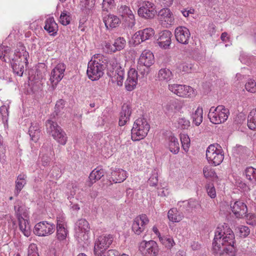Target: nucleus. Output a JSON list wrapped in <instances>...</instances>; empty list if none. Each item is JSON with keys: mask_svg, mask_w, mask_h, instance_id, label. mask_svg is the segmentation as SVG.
Returning a JSON list of instances; mask_svg holds the SVG:
<instances>
[{"mask_svg": "<svg viewBox=\"0 0 256 256\" xmlns=\"http://www.w3.org/2000/svg\"><path fill=\"white\" fill-rule=\"evenodd\" d=\"M70 18L66 12H62L60 17V22L64 26H67L70 22Z\"/></svg>", "mask_w": 256, "mask_h": 256, "instance_id": "obj_57", "label": "nucleus"}, {"mask_svg": "<svg viewBox=\"0 0 256 256\" xmlns=\"http://www.w3.org/2000/svg\"><path fill=\"white\" fill-rule=\"evenodd\" d=\"M52 149V144L50 141H47L44 143L40 151V155H42L41 157L42 164L43 166H48L50 162V158L46 154V152H50Z\"/></svg>", "mask_w": 256, "mask_h": 256, "instance_id": "obj_25", "label": "nucleus"}, {"mask_svg": "<svg viewBox=\"0 0 256 256\" xmlns=\"http://www.w3.org/2000/svg\"><path fill=\"white\" fill-rule=\"evenodd\" d=\"M174 36L178 42L183 44H187L189 42L190 33L187 28L180 26L175 29Z\"/></svg>", "mask_w": 256, "mask_h": 256, "instance_id": "obj_18", "label": "nucleus"}, {"mask_svg": "<svg viewBox=\"0 0 256 256\" xmlns=\"http://www.w3.org/2000/svg\"><path fill=\"white\" fill-rule=\"evenodd\" d=\"M206 158L209 164L214 166L220 164L224 158L221 146L218 144L210 145L206 150Z\"/></svg>", "mask_w": 256, "mask_h": 256, "instance_id": "obj_7", "label": "nucleus"}, {"mask_svg": "<svg viewBox=\"0 0 256 256\" xmlns=\"http://www.w3.org/2000/svg\"><path fill=\"white\" fill-rule=\"evenodd\" d=\"M154 63V56L150 50H144L138 61L136 70L140 74L141 78L146 76L149 73L150 67Z\"/></svg>", "mask_w": 256, "mask_h": 256, "instance_id": "obj_6", "label": "nucleus"}, {"mask_svg": "<svg viewBox=\"0 0 256 256\" xmlns=\"http://www.w3.org/2000/svg\"><path fill=\"white\" fill-rule=\"evenodd\" d=\"M140 250L146 256H156L158 248L156 242L154 240L142 242L140 244Z\"/></svg>", "mask_w": 256, "mask_h": 256, "instance_id": "obj_13", "label": "nucleus"}, {"mask_svg": "<svg viewBox=\"0 0 256 256\" xmlns=\"http://www.w3.org/2000/svg\"><path fill=\"white\" fill-rule=\"evenodd\" d=\"M249 150L246 147L242 146H236L233 149L234 153L240 156L247 154Z\"/></svg>", "mask_w": 256, "mask_h": 256, "instance_id": "obj_51", "label": "nucleus"}, {"mask_svg": "<svg viewBox=\"0 0 256 256\" xmlns=\"http://www.w3.org/2000/svg\"><path fill=\"white\" fill-rule=\"evenodd\" d=\"M65 102V101L63 100H60L56 102L55 106V110L50 115V119H51L52 118H55L56 119V116H58V113L60 112V111L64 108Z\"/></svg>", "mask_w": 256, "mask_h": 256, "instance_id": "obj_46", "label": "nucleus"}, {"mask_svg": "<svg viewBox=\"0 0 256 256\" xmlns=\"http://www.w3.org/2000/svg\"><path fill=\"white\" fill-rule=\"evenodd\" d=\"M47 133L51 136L58 144L64 146L68 140L65 132L59 126L55 118L48 119L46 122Z\"/></svg>", "mask_w": 256, "mask_h": 256, "instance_id": "obj_3", "label": "nucleus"}, {"mask_svg": "<svg viewBox=\"0 0 256 256\" xmlns=\"http://www.w3.org/2000/svg\"><path fill=\"white\" fill-rule=\"evenodd\" d=\"M172 36L171 32L168 30H162L159 33L157 43L160 48H167L171 44Z\"/></svg>", "mask_w": 256, "mask_h": 256, "instance_id": "obj_22", "label": "nucleus"}, {"mask_svg": "<svg viewBox=\"0 0 256 256\" xmlns=\"http://www.w3.org/2000/svg\"><path fill=\"white\" fill-rule=\"evenodd\" d=\"M119 14L123 17L130 16L132 14V12L130 9V8L126 5H121L118 8Z\"/></svg>", "mask_w": 256, "mask_h": 256, "instance_id": "obj_50", "label": "nucleus"}, {"mask_svg": "<svg viewBox=\"0 0 256 256\" xmlns=\"http://www.w3.org/2000/svg\"><path fill=\"white\" fill-rule=\"evenodd\" d=\"M235 236L227 226H218L212 242V253L216 256H235Z\"/></svg>", "mask_w": 256, "mask_h": 256, "instance_id": "obj_1", "label": "nucleus"}, {"mask_svg": "<svg viewBox=\"0 0 256 256\" xmlns=\"http://www.w3.org/2000/svg\"><path fill=\"white\" fill-rule=\"evenodd\" d=\"M150 126L146 119L140 118L136 120L131 130L132 139L138 141L144 138L148 134Z\"/></svg>", "mask_w": 256, "mask_h": 256, "instance_id": "obj_5", "label": "nucleus"}, {"mask_svg": "<svg viewBox=\"0 0 256 256\" xmlns=\"http://www.w3.org/2000/svg\"><path fill=\"white\" fill-rule=\"evenodd\" d=\"M139 6L138 13L140 16L145 19L154 18L156 12L154 3L145 0L142 2Z\"/></svg>", "mask_w": 256, "mask_h": 256, "instance_id": "obj_11", "label": "nucleus"}, {"mask_svg": "<svg viewBox=\"0 0 256 256\" xmlns=\"http://www.w3.org/2000/svg\"><path fill=\"white\" fill-rule=\"evenodd\" d=\"M54 224L43 221L36 224L34 232L38 236H44L52 234L54 231Z\"/></svg>", "mask_w": 256, "mask_h": 256, "instance_id": "obj_12", "label": "nucleus"}, {"mask_svg": "<svg viewBox=\"0 0 256 256\" xmlns=\"http://www.w3.org/2000/svg\"><path fill=\"white\" fill-rule=\"evenodd\" d=\"M230 207L236 218H241L246 216L248 212L247 206L242 201L236 200L234 202H230Z\"/></svg>", "mask_w": 256, "mask_h": 256, "instance_id": "obj_20", "label": "nucleus"}, {"mask_svg": "<svg viewBox=\"0 0 256 256\" xmlns=\"http://www.w3.org/2000/svg\"><path fill=\"white\" fill-rule=\"evenodd\" d=\"M132 114V109L130 104H124L122 108V110L120 114L118 124L120 126H124L129 120L130 117Z\"/></svg>", "mask_w": 256, "mask_h": 256, "instance_id": "obj_23", "label": "nucleus"}, {"mask_svg": "<svg viewBox=\"0 0 256 256\" xmlns=\"http://www.w3.org/2000/svg\"><path fill=\"white\" fill-rule=\"evenodd\" d=\"M89 4L90 0H81L80 2V9L82 11H84L87 12V11L90 9Z\"/></svg>", "mask_w": 256, "mask_h": 256, "instance_id": "obj_62", "label": "nucleus"}, {"mask_svg": "<svg viewBox=\"0 0 256 256\" xmlns=\"http://www.w3.org/2000/svg\"><path fill=\"white\" fill-rule=\"evenodd\" d=\"M126 41L124 38L120 37L116 38L114 43V50L116 52L123 49L126 46Z\"/></svg>", "mask_w": 256, "mask_h": 256, "instance_id": "obj_48", "label": "nucleus"}, {"mask_svg": "<svg viewBox=\"0 0 256 256\" xmlns=\"http://www.w3.org/2000/svg\"><path fill=\"white\" fill-rule=\"evenodd\" d=\"M114 240L112 235L108 234L100 236L94 242V254L95 256H102Z\"/></svg>", "mask_w": 256, "mask_h": 256, "instance_id": "obj_9", "label": "nucleus"}, {"mask_svg": "<svg viewBox=\"0 0 256 256\" xmlns=\"http://www.w3.org/2000/svg\"><path fill=\"white\" fill-rule=\"evenodd\" d=\"M248 126L250 129L256 130V109L252 110L248 114Z\"/></svg>", "mask_w": 256, "mask_h": 256, "instance_id": "obj_39", "label": "nucleus"}, {"mask_svg": "<svg viewBox=\"0 0 256 256\" xmlns=\"http://www.w3.org/2000/svg\"><path fill=\"white\" fill-rule=\"evenodd\" d=\"M202 108L198 106L194 112L192 114V118L193 122L196 126H198L202 122Z\"/></svg>", "mask_w": 256, "mask_h": 256, "instance_id": "obj_40", "label": "nucleus"}, {"mask_svg": "<svg viewBox=\"0 0 256 256\" xmlns=\"http://www.w3.org/2000/svg\"><path fill=\"white\" fill-rule=\"evenodd\" d=\"M149 220L146 214H142L136 216L134 220L132 225L133 232L138 235L140 234L145 229Z\"/></svg>", "mask_w": 256, "mask_h": 256, "instance_id": "obj_15", "label": "nucleus"}, {"mask_svg": "<svg viewBox=\"0 0 256 256\" xmlns=\"http://www.w3.org/2000/svg\"><path fill=\"white\" fill-rule=\"evenodd\" d=\"M168 148L174 154H176L180 150V145L178 140L174 136L168 137Z\"/></svg>", "mask_w": 256, "mask_h": 256, "instance_id": "obj_36", "label": "nucleus"}, {"mask_svg": "<svg viewBox=\"0 0 256 256\" xmlns=\"http://www.w3.org/2000/svg\"><path fill=\"white\" fill-rule=\"evenodd\" d=\"M203 172L204 176L206 178L214 177L216 175L214 170L208 167H204Z\"/></svg>", "mask_w": 256, "mask_h": 256, "instance_id": "obj_61", "label": "nucleus"}, {"mask_svg": "<svg viewBox=\"0 0 256 256\" xmlns=\"http://www.w3.org/2000/svg\"><path fill=\"white\" fill-rule=\"evenodd\" d=\"M104 176V170L98 167L94 169L90 174L89 179L94 184L100 180Z\"/></svg>", "mask_w": 256, "mask_h": 256, "instance_id": "obj_35", "label": "nucleus"}, {"mask_svg": "<svg viewBox=\"0 0 256 256\" xmlns=\"http://www.w3.org/2000/svg\"><path fill=\"white\" fill-rule=\"evenodd\" d=\"M176 126L181 130L188 129L190 126V122L184 118H179L176 122L175 123Z\"/></svg>", "mask_w": 256, "mask_h": 256, "instance_id": "obj_43", "label": "nucleus"}, {"mask_svg": "<svg viewBox=\"0 0 256 256\" xmlns=\"http://www.w3.org/2000/svg\"><path fill=\"white\" fill-rule=\"evenodd\" d=\"M174 75L172 71L166 68H161L158 72V78L159 81L168 82L173 78Z\"/></svg>", "mask_w": 256, "mask_h": 256, "instance_id": "obj_32", "label": "nucleus"}, {"mask_svg": "<svg viewBox=\"0 0 256 256\" xmlns=\"http://www.w3.org/2000/svg\"><path fill=\"white\" fill-rule=\"evenodd\" d=\"M10 51V50L9 47L0 44V58L2 60L6 62V60L5 59V57L8 54Z\"/></svg>", "mask_w": 256, "mask_h": 256, "instance_id": "obj_53", "label": "nucleus"}, {"mask_svg": "<svg viewBox=\"0 0 256 256\" xmlns=\"http://www.w3.org/2000/svg\"><path fill=\"white\" fill-rule=\"evenodd\" d=\"M168 217L172 222H178L182 220L183 215L176 208H172L168 210Z\"/></svg>", "mask_w": 256, "mask_h": 256, "instance_id": "obj_33", "label": "nucleus"}, {"mask_svg": "<svg viewBox=\"0 0 256 256\" xmlns=\"http://www.w3.org/2000/svg\"><path fill=\"white\" fill-rule=\"evenodd\" d=\"M114 6V0H103L102 8L104 11L108 12Z\"/></svg>", "mask_w": 256, "mask_h": 256, "instance_id": "obj_55", "label": "nucleus"}, {"mask_svg": "<svg viewBox=\"0 0 256 256\" xmlns=\"http://www.w3.org/2000/svg\"><path fill=\"white\" fill-rule=\"evenodd\" d=\"M106 29L115 28L118 26L120 22V18L114 14H108L103 19Z\"/></svg>", "mask_w": 256, "mask_h": 256, "instance_id": "obj_28", "label": "nucleus"}, {"mask_svg": "<svg viewBox=\"0 0 256 256\" xmlns=\"http://www.w3.org/2000/svg\"><path fill=\"white\" fill-rule=\"evenodd\" d=\"M90 229L88 222L84 218L78 220L75 224V232L76 236L81 238L88 233Z\"/></svg>", "mask_w": 256, "mask_h": 256, "instance_id": "obj_21", "label": "nucleus"}, {"mask_svg": "<svg viewBox=\"0 0 256 256\" xmlns=\"http://www.w3.org/2000/svg\"><path fill=\"white\" fill-rule=\"evenodd\" d=\"M44 29L50 36H55L58 30V26L54 17H50L45 20Z\"/></svg>", "mask_w": 256, "mask_h": 256, "instance_id": "obj_26", "label": "nucleus"}, {"mask_svg": "<svg viewBox=\"0 0 256 256\" xmlns=\"http://www.w3.org/2000/svg\"><path fill=\"white\" fill-rule=\"evenodd\" d=\"M27 176L26 174H21L18 176L15 182L16 187L14 190V195L18 196L20 192L26 184Z\"/></svg>", "mask_w": 256, "mask_h": 256, "instance_id": "obj_31", "label": "nucleus"}, {"mask_svg": "<svg viewBox=\"0 0 256 256\" xmlns=\"http://www.w3.org/2000/svg\"><path fill=\"white\" fill-rule=\"evenodd\" d=\"M160 242L168 249H171L175 244L173 238L170 236L160 237Z\"/></svg>", "mask_w": 256, "mask_h": 256, "instance_id": "obj_44", "label": "nucleus"}, {"mask_svg": "<svg viewBox=\"0 0 256 256\" xmlns=\"http://www.w3.org/2000/svg\"><path fill=\"white\" fill-rule=\"evenodd\" d=\"M245 88L249 92H256V82L252 80H250L245 84Z\"/></svg>", "mask_w": 256, "mask_h": 256, "instance_id": "obj_52", "label": "nucleus"}, {"mask_svg": "<svg viewBox=\"0 0 256 256\" xmlns=\"http://www.w3.org/2000/svg\"><path fill=\"white\" fill-rule=\"evenodd\" d=\"M66 227V217L63 214H60L56 216V228Z\"/></svg>", "mask_w": 256, "mask_h": 256, "instance_id": "obj_56", "label": "nucleus"}, {"mask_svg": "<svg viewBox=\"0 0 256 256\" xmlns=\"http://www.w3.org/2000/svg\"><path fill=\"white\" fill-rule=\"evenodd\" d=\"M229 114L228 109L221 105L216 108L211 107L208 117L212 123L220 124L224 122L228 119Z\"/></svg>", "mask_w": 256, "mask_h": 256, "instance_id": "obj_8", "label": "nucleus"}, {"mask_svg": "<svg viewBox=\"0 0 256 256\" xmlns=\"http://www.w3.org/2000/svg\"><path fill=\"white\" fill-rule=\"evenodd\" d=\"M28 58L29 54L26 52L25 46L22 44L19 43L12 60H21V61H24L26 64H28Z\"/></svg>", "mask_w": 256, "mask_h": 256, "instance_id": "obj_24", "label": "nucleus"}, {"mask_svg": "<svg viewBox=\"0 0 256 256\" xmlns=\"http://www.w3.org/2000/svg\"><path fill=\"white\" fill-rule=\"evenodd\" d=\"M127 172L122 169L118 168L112 170L110 178L114 183L124 182L127 178Z\"/></svg>", "mask_w": 256, "mask_h": 256, "instance_id": "obj_29", "label": "nucleus"}, {"mask_svg": "<svg viewBox=\"0 0 256 256\" xmlns=\"http://www.w3.org/2000/svg\"><path fill=\"white\" fill-rule=\"evenodd\" d=\"M206 187L208 195L212 198H214L216 196V192L213 184H208Z\"/></svg>", "mask_w": 256, "mask_h": 256, "instance_id": "obj_58", "label": "nucleus"}, {"mask_svg": "<svg viewBox=\"0 0 256 256\" xmlns=\"http://www.w3.org/2000/svg\"><path fill=\"white\" fill-rule=\"evenodd\" d=\"M107 58L101 54H94L88 62L87 74L90 79L96 80L102 77L106 68Z\"/></svg>", "mask_w": 256, "mask_h": 256, "instance_id": "obj_2", "label": "nucleus"}, {"mask_svg": "<svg viewBox=\"0 0 256 256\" xmlns=\"http://www.w3.org/2000/svg\"><path fill=\"white\" fill-rule=\"evenodd\" d=\"M236 230L238 233L239 236L243 238L248 236L250 233V230L246 226H240L237 227Z\"/></svg>", "mask_w": 256, "mask_h": 256, "instance_id": "obj_49", "label": "nucleus"}, {"mask_svg": "<svg viewBox=\"0 0 256 256\" xmlns=\"http://www.w3.org/2000/svg\"><path fill=\"white\" fill-rule=\"evenodd\" d=\"M68 234V230L66 227H59L56 228V236L58 240L63 242L66 240Z\"/></svg>", "mask_w": 256, "mask_h": 256, "instance_id": "obj_42", "label": "nucleus"}, {"mask_svg": "<svg viewBox=\"0 0 256 256\" xmlns=\"http://www.w3.org/2000/svg\"><path fill=\"white\" fill-rule=\"evenodd\" d=\"M192 69V64L186 62L180 63L177 65L176 72L178 73H188Z\"/></svg>", "mask_w": 256, "mask_h": 256, "instance_id": "obj_45", "label": "nucleus"}, {"mask_svg": "<svg viewBox=\"0 0 256 256\" xmlns=\"http://www.w3.org/2000/svg\"><path fill=\"white\" fill-rule=\"evenodd\" d=\"M138 70L130 68L128 73V78L125 82V87L127 90L132 91L136 86L138 83V78H142L140 77Z\"/></svg>", "mask_w": 256, "mask_h": 256, "instance_id": "obj_16", "label": "nucleus"}, {"mask_svg": "<svg viewBox=\"0 0 256 256\" xmlns=\"http://www.w3.org/2000/svg\"><path fill=\"white\" fill-rule=\"evenodd\" d=\"M28 134L30 140L34 142H36L40 136V124L37 122H32L29 128Z\"/></svg>", "mask_w": 256, "mask_h": 256, "instance_id": "obj_30", "label": "nucleus"}, {"mask_svg": "<svg viewBox=\"0 0 256 256\" xmlns=\"http://www.w3.org/2000/svg\"><path fill=\"white\" fill-rule=\"evenodd\" d=\"M246 178L252 184H256V168L252 166L246 168L244 170Z\"/></svg>", "mask_w": 256, "mask_h": 256, "instance_id": "obj_38", "label": "nucleus"}, {"mask_svg": "<svg viewBox=\"0 0 256 256\" xmlns=\"http://www.w3.org/2000/svg\"><path fill=\"white\" fill-rule=\"evenodd\" d=\"M104 49L107 52H114L116 50H114V44H111L108 42H106L104 44Z\"/></svg>", "mask_w": 256, "mask_h": 256, "instance_id": "obj_63", "label": "nucleus"}, {"mask_svg": "<svg viewBox=\"0 0 256 256\" xmlns=\"http://www.w3.org/2000/svg\"><path fill=\"white\" fill-rule=\"evenodd\" d=\"M182 202L186 206V208L187 210H188L189 208H195L197 204V202L192 199H190L188 201H184Z\"/></svg>", "mask_w": 256, "mask_h": 256, "instance_id": "obj_60", "label": "nucleus"}, {"mask_svg": "<svg viewBox=\"0 0 256 256\" xmlns=\"http://www.w3.org/2000/svg\"><path fill=\"white\" fill-rule=\"evenodd\" d=\"M154 34V31L152 28H146L136 32L134 35L132 39L135 45L152 38Z\"/></svg>", "mask_w": 256, "mask_h": 256, "instance_id": "obj_14", "label": "nucleus"}, {"mask_svg": "<svg viewBox=\"0 0 256 256\" xmlns=\"http://www.w3.org/2000/svg\"><path fill=\"white\" fill-rule=\"evenodd\" d=\"M166 109L169 112H176L180 109V104L176 100H172L166 104Z\"/></svg>", "mask_w": 256, "mask_h": 256, "instance_id": "obj_41", "label": "nucleus"}, {"mask_svg": "<svg viewBox=\"0 0 256 256\" xmlns=\"http://www.w3.org/2000/svg\"><path fill=\"white\" fill-rule=\"evenodd\" d=\"M15 214L18 220L26 217L27 214L25 207L22 206V202H18L14 206Z\"/></svg>", "mask_w": 256, "mask_h": 256, "instance_id": "obj_37", "label": "nucleus"}, {"mask_svg": "<svg viewBox=\"0 0 256 256\" xmlns=\"http://www.w3.org/2000/svg\"><path fill=\"white\" fill-rule=\"evenodd\" d=\"M124 21L126 26L130 28H132L136 24L135 17L134 14L124 17Z\"/></svg>", "mask_w": 256, "mask_h": 256, "instance_id": "obj_54", "label": "nucleus"}, {"mask_svg": "<svg viewBox=\"0 0 256 256\" xmlns=\"http://www.w3.org/2000/svg\"><path fill=\"white\" fill-rule=\"evenodd\" d=\"M106 68L109 71L108 75L112 77V82H116L118 86L122 85L124 72L120 64L116 58H112L109 61L107 60Z\"/></svg>", "mask_w": 256, "mask_h": 256, "instance_id": "obj_4", "label": "nucleus"}, {"mask_svg": "<svg viewBox=\"0 0 256 256\" xmlns=\"http://www.w3.org/2000/svg\"><path fill=\"white\" fill-rule=\"evenodd\" d=\"M158 20L164 26L168 28L173 24L174 18L173 14L169 8H162L158 14Z\"/></svg>", "mask_w": 256, "mask_h": 256, "instance_id": "obj_17", "label": "nucleus"}, {"mask_svg": "<svg viewBox=\"0 0 256 256\" xmlns=\"http://www.w3.org/2000/svg\"><path fill=\"white\" fill-rule=\"evenodd\" d=\"M158 180L157 177L155 176H151L148 180V182L150 186H156L158 183Z\"/></svg>", "mask_w": 256, "mask_h": 256, "instance_id": "obj_64", "label": "nucleus"}, {"mask_svg": "<svg viewBox=\"0 0 256 256\" xmlns=\"http://www.w3.org/2000/svg\"><path fill=\"white\" fill-rule=\"evenodd\" d=\"M180 139L184 150L188 152L190 145V139L188 136L186 134H180Z\"/></svg>", "mask_w": 256, "mask_h": 256, "instance_id": "obj_47", "label": "nucleus"}, {"mask_svg": "<svg viewBox=\"0 0 256 256\" xmlns=\"http://www.w3.org/2000/svg\"><path fill=\"white\" fill-rule=\"evenodd\" d=\"M66 66L64 63L58 64L51 72L50 80L53 86L56 85L64 76Z\"/></svg>", "mask_w": 256, "mask_h": 256, "instance_id": "obj_19", "label": "nucleus"}, {"mask_svg": "<svg viewBox=\"0 0 256 256\" xmlns=\"http://www.w3.org/2000/svg\"><path fill=\"white\" fill-rule=\"evenodd\" d=\"M28 256H38L36 244H30L28 248Z\"/></svg>", "mask_w": 256, "mask_h": 256, "instance_id": "obj_59", "label": "nucleus"}, {"mask_svg": "<svg viewBox=\"0 0 256 256\" xmlns=\"http://www.w3.org/2000/svg\"><path fill=\"white\" fill-rule=\"evenodd\" d=\"M168 90L178 96L192 98L196 95L194 90L191 86L178 84H168Z\"/></svg>", "mask_w": 256, "mask_h": 256, "instance_id": "obj_10", "label": "nucleus"}, {"mask_svg": "<svg viewBox=\"0 0 256 256\" xmlns=\"http://www.w3.org/2000/svg\"><path fill=\"white\" fill-rule=\"evenodd\" d=\"M18 220L19 228L22 233L26 237H28L31 234L30 226L26 220L20 218Z\"/></svg>", "mask_w": 256, "mask_h": 256, "instance_id": "obj_34", "label": "nucleus"}, {"mask_svg": "<svg viewBox=\"0 0 256 256\" xmlns=\"http://www.w3.org/2000/svg\"><path fill=\"white\" fill-rule=\"evenodd\" d=\"M27 65L24 61H21V60H12L11 62V66L14 73L15 75L19 76H22L24 70V66H26Z\"/></svg>", "mask_w": 256, "mask_h": 256, "instance_id": "obj_27", "label": "nucleus"}]
</instances>
